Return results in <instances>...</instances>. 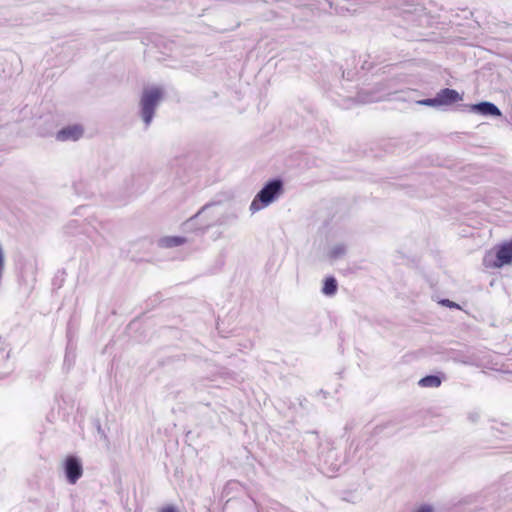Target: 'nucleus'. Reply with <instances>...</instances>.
Here are the masks:
<instances>
[{
  "label": "nucleus",
  "instance_id": "423d86ee",
  "mask_svg": "<svg viewBox=\"0 0 512 512\" xmlns=\"http://www.w3.org/2000/svg\"><path fill=\"white\" fill-rule=\"evenodd\" d=\"M83 135V128L79 125L68 126L61 129L56 138L59 141L78 140Z\"/></svg>",
  "mask_w": 512,
  "mask_h": 512
},
{
  "label": "nucleus",
  "instance_id": "39448f33",
  "mask_svg": "<svg viewBox=\"0 0 512 512\" xmlns=\"http://www.w3.org/2000/svg\"><path fill=\"white\" fill-rule=\"evenodd\" d=\"M512 263V240L504 242L500 246L497 247L496 250V260L493 263L492 267L500 268L504 265H508Z\"/></svg>",
  "mask_w": 512,
  "mask_h": 512
},
{
  "label": "nucleus",
  "instance_id": "9d476101",
  "mask_svg": "<svg viewBox=\"0 0 512 512\" xmlns=\"http://www.w3.org/2000/svg\"><path fill=\"white\" fill-rule=\"evenodd\" d=\"M418 384L421 387H439L441 385V379L438 376L435 375H428L420 379Z\"/></svg>",
  "mask_w": 512,
  "mask_h": 512
},
{
  "label": "nucleus",
  "instance_id": "9b49d317",
  "mask_svg": "<svg viewBox=\"0 0 512 512\" xmlns=\"http://www.w3.org/2000/svg\"><path fill=\"white\" fill-rule=\"evenodd\" d=\"M159 512H179V510L174 505H165L159 510Z\"/></svg>",
  "mask_w": 512,
  "mask_h": 512
},
{
  "label": "nucleus",
  "instance_id": "f8f14e48",
  "mask_svg": "<svg viewBox=\"0 0 512 512\" xmlns=\"http://www.w3.org/2000/svg\"><path fill=\"white\" fill-rule=\"evenodd\" d=\"M442 304L447 306V307H450V308H459V306L456 303H454V302H452L450 300H443Z\"/></svg>",
  "mask_w": 512,
  "mask_h": 512
},
{
  "label": "nucleus",
  "instance_id": "1a4fd4ad",
  "mask_svg": "<svg viewBox=\"0 0 512 512\" xmlns=\"http://www.w3.org/2000/svg\"><path fill=\"white\" fill-rule=\"evenodd\" d=\"M337 281L334 277H327L324 280V285L322 288V292L325 295L332 296L337 292Z\"/></svg>",
  "mask_w": 512,
  "mask_h": 512
},
{
  "label": "nucleus",
  "instance_id": "0eeeda50",
  "mask_svg": "<svg viewBox=\"0 0 512 512\" xmlns=\"http://www.w3.org/2000/svg\"><path fill=\"white\" fill-rule=\"evenodd\" d=\"M472 109L484 115L501 116V111L490 102H481L472 106Z\"/></svg>",
  "mask_w": 512,
  "mask_h": 512
},
{
  "label": "nucleus",
  "instance_id": "f257e3e1",
  "mask_svg": "<svg viewBox=\"0 0 512 512\" xmlns=\"http://www.w3.org/2000/svg\"><path fill=\"white\" fill-rule=\"evenodd\" d=\"M283 192V183L276 179L268 182L253 199L250 210L256 212L272 203Z\"/></svg>",
  "mask_w": 512,
  "mask_h": 512
},
{
  "label": "nucleus",
  "instance_id": "7ed1b4c3",
  "mask_svg": "<svg viewBox=\"0 0 512 512\" xmlns=\"http://www.w3.org/2000/svg\"><path fill=\"white\" fill-rule=\"evenodd\" d=\"M462 100V96L454 89L445 88L440 90L435 98L424 99L418 103L425 106H447Z\"/></svg>",
  "mask_w": 512,
  "mask_h": 512
},
{
  "label": "nucleus",
  "instance_id": "ddd939ff",
  "mask_svg": "<svg viewBox=\"0 0 512 512\" xmlns=\"http://www.w3.org/2000/svg\"><path fill=\"white\" fill-rule=\"evenodd\" d=\"M414 512H432V508L427 505H424V506H421L419 509H417Z\"/></svg>",
  "mask_w": 512,
  "mask_h": 512
},
{
  "label": "nucleus",
  "instance_id": "6e6552de",
  "mask_svg": "<svg viewBox=\"0 0 512 512\" xmlns=\"http://www.w3.org/2000/svg\"><path fill=\"white\" fill-rule=\"evenodd\" d=\"M186 242V239L178 236H168L160 239L159 245L163 248H172L180 246Z\"/></svg>",
  "mask_w": 512,
  "mask_h": 512
},
{
  "label": "nucleus",
  "instance_id": "f03ea898",
  "mask_svg": "<svg viewBox=\"0 0 512 512\" xmlns=\"http://www.w3.org/2000/svg\"><path fill=\"white\" fill-rule=\"evenodd\" d=\"M162 96V90L158 87L144 89L140 104L142 117L147 125L150 124L155 113V108L162 99Z\"/></svg>",
  "mask_w": 512,
  "mask_h": 512
},
{
  "label": "nucleus",
  "instance_id": "20e7f679",
  "mask_svg": "<svg viewBox=\"0 0 512 512\" xmlns=\"http://www.w3.org/2000/svg\"><path fill=\"white\" fill-rule=\"evenodd\" d=\"M64 468L68 482L71 484H75L83 474L82 465L74 456H68L65 459Z\"/></svg>",
  "mask_w": 512,
  "mask_h": 512
}]
</instances>
